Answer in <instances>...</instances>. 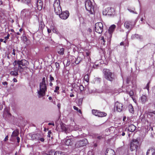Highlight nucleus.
<instances>
[{
  "mask_svg": "<svg viewBox=\"0 0 155 155\" xmlns=\"http://www.w3.org/2000/svg\"><path fill=\"white\" fill-rule=\"evenodd\" d=\"M88 76V75H86L85 76L84 79L88 83L89 81Z\"/></svg>",
  "mask_w": 155,
  "mask_h": 155,
  "instance_id": "obj_39",
  "label": "nucleus"
},
{
  "mask_svg": "<svg viewBox=\"0 0 155 155\" xmlns=\"http://www.w3.org/2000/svg\"><path fill=\"white\" fill-rule=\"evenodd\" d=\"M48 125H52L54 126V123H49L48 124Z\"/></svg>",
  "mask_w": 155,
  "mask_h": 155,
  "instance_id": "obj_54",
  "label": "nucleus"
},
{
  "mask_svg": "<svg viewBox=\"0 0 155 155\" xmlns=\"http://www.w3.org/2000/svg\"><path fill=\"white\" fill-rule=\"evenodd\" d=\"M21 14L23 16H27L30 15V12L28 9H25L22 10Z\"/></svg>",
  "mask_w": 155,
  "mask_h": 155,
  "instance_id": "obj_16",
  "label": "nucleus"
},
{
  "mask_svg": "<svg viewBox=\"0 0 155 155\" xmlns=\"http://www.w3.org/2000/svg\"><path fill=\"white\" fill-rule=\"evenodd\" d=\"M2 4H3V2L1 1H0V5H2Z\"/></svg>",
  "mask_w": 155,
  "mask_h": 155,
  "instance_id": "obj_59",
  "label": "nucleus"
},
{
  "mask_svg": "<svg viewBox=\"0 0 155 155\" xmlns=\"http://www.w3.org/2000/svg\"><path fill=\"white\" fill-rule=\"evenodd\" d=\"M39 140L41 142H44V139L43 138H41L40 136Z\"/></svg>",
  "mask_w": 155,
  "mask_h": 155,
  "instance_id": "obj_45",
  "label": "nucleus"
},
{
  "mask_svg": "<svg viewBox=\"0 0 155 155\" xmlns=\"http://www.w3.org/2000/svg\"><path fill=\"white\" fill-rule=\"evenodd\" d=\"M51 30H52L54 32H55L56 31V30L54 28V27L52 26V27H51V29L48 28L47 30H48V33H50L51 32Z\"/></svg>",
  "mask_w": 155,
  "mask_h": 155,
  "instance_id": "obj_32",
  "label": "nucleus"
},
{
  "mask_svg": "<svg viewBox=\"0 0 155 155\" xmlns=\"http://www.w3.org/2000/svg\"><path fill=\"white\" fill-rule=\"evenodd\" d=\"M40 135L39 134H33L31 136V138L32 140H39Z\"/></svg>",
  "mask_w": 155,
  "mask_h": 155,
  "instance_id": "obj_22",
  "label": "nucleus"
},
{
  "mask_svg": "<svg viewBox=\"0 0 155 155\" xmlns=\"http://www.w3.org/2000/svg\"><path fill=\"white\" fill-rule=\"evenodd\" d=\"M3 40H4L3 39L1 38L0 39V41L1 42H3Z\"/></svg>",
  "mask_w": 155,
  "mask_h": 155,
  "instance_id": "obj_62",
  "label": "nucleus"
},
{
  "mask_svg": "<svg viewBox=\"0 0 155 155\" xmlns=\"http://www.w3.org/2000/svg\"><path fill=\"white\" fill-rule=\"evenodd\" d=\"M126 92L127 94H128L131 97L133 101L135 103H136V100L135 98V97L134 96V92L133 91H126Z\"/></svg>",
  "mask_w": 155,
  "mask_h": 155,
  "instance_id": "obj_19",
  "label": "nucleus"
},
{
  "mask_svg": "<svg viewBox=\"0 0 155 155\" xmlns=\"http://www.w3.org/2000/svg\"><path fill=\"white\" fill-rule=\"evenodd\" d=\"M115 108L119 112H121L122 110L123 105L122 104L117 101L115 103Z\"/></svg>",
  "mask_w": 155,
  "mask_h": 155,
  "instance_id": "obj_13",
  "label": "nucleus"
},
{
  "mask_svg": "<svg viewBox=\"0 0 155 155\" xmlns=\"http://www.w3.org/2000/svg\"><path fill=\"white\" fill-rule=\"evenodd\" d=\"M72 138L67 139L65 142V144L67 146L71 145L72 144V141L71 140Z\"/></svg>",
  "mask_w": 155,
  "mask_h": 155,
  "instance_id": "obj_24",
  "label": "nucleus"
},
{
  "mask_svg": "<svg viewBox=\"0 0 155 155\" xmlns=\"http://www.w3.org/2000/svg\"><path fill=\"white\" fill-rule=\"evenodd\" d=\"M61 104L60 103H59L57 104V106L59 109H60V107H61Z\"/></svg>",
  "mask_w": 155,
  "mask_h": 155,
  "instance_id": "obj_53",
  "label": "nucleus"
},
{
  "mask_svg": "<svg viewBox=\"0 0 155 155\" xmlns=\"http://www.w3.org/2000/svg\"><path fill=\"white\" fill-rule=\"evenodd\" d=\"M55 155H65V153L61 151H57L55 152Z\"/></svg>",
  "mask_w": 155,
  "mask_h": 155,
  "instance_id": "obj_34",
  "label": "nucleus"
},
{
  "mask_svg": "<svg viewBox=\"0 0 155 155\" xmlns=\"http://www.w3.org/2000/svg\"><path fill=\"white\" fill-rule=\"evenodd\" d=\"M51 133V131H49L48 133V137H50V134Z\"/></svg>",
  "mask_w": 155,
  "mask_h": 155,
  "instance_id": "obj_48",
  "label": "nucleus"
},
{
  "mask_svg": "<svg viewBox=\"0 0 155 155\" xmlns=\"http://www.w3.org/2000/svg\"><path fill=\"white\" fill-rule=\"evenodd\" d=\"M47 86L45 83V78H43L40 83L39 90L38 91V97L39 98L44 96L47 91Z\"/></svg>",
  "mask_w": 155,
  "mask_h": 155,
  "instance_id": "obj_1",
  "label": "nucleus"
},
{
  "mask_svg": "<svg viewBox=\"0 0 155 155\" xmlns=\"http://www.w3.org/2000/svg\"><path fill=\"white\" fill-rule=\"evenodd\" d=\"M149 118H150L153 117V114H155V110L151 111L150 110H147L145 112Z\"/></svg>",
  "mask_w": 155,
  "mask_h": 155,
  "instance_id": "obj_18",
  "label": "nucleus"
},
{
  "mask_svg": "<svg viewBox=\"0 0 155 155\" xmlns=\"http://www.w3.org/2000/svg\"><path fill=\"white\" fill-rule=\"evenodd\" d=\"M98 114V117H105L107 115V114L104 112L99 111V113Z\"/></svg>",
  "mask_w": 155,
  "mask_h": 155,
  "instance_id": "obj_28",
  "label": "nucleus"
},
{
  "mask_svg": "<svg viewBox=\"0 0 155 155\" xmlns=\"http://www.w3.org/2000/svg\"><path fill=\"white\" fill-rule=\"evenodd\" d=\"M128 107L129 112L133 114L134 113V110L132 106L131 105H130Z\"/></svg>",
  "mask_w": 155,
  "mask_h": 155,
  "instance_id": "obj_31",
  "label": "nucleus"
},
{
  "mask_svg": "<svg viewBox=\"0 0 155 155\" xmlns=\"http://www.w3.org/2000/svg\"><path fill=\"white\" fill-rule=\"evenodd\" d=\"M74 129L76 130H79L80 129V127L78 125H76L74 126Z\"/></svg>",
  "mask_w": 155,
  "mask_h": 155,
  "instance_id": "obj_37",
  "label": "nucleus"
},
{
  "mask_svg": "<svg viewBox=\"0 0 155 155\" xmlns=\"http://www.w3.org/2000/svg\"><path fill=\"white\" fill-rule=\"evenodd\" d=\"M50 81H53L54 80V78L51 75H50Z\"/></svg>",
  "mask_w": 155,
  "mask_h": 155,
  "instance_id": "obj_43",
  "label": "nucleus"
},
{
  "mask_svg": "<svg viewBox=\"0 0 155 155\" xmlns=\"http://www.w3.org/2000/svg\"><path fill=\"white\" fill-rule=\"evenodd\" d=\"M55 152L53 150H51L49 153L50 155H55Z\"/></svg>",
  "mask_w": 155,
  "mask_h": 155,
  "instance_id": "obj_38",
  "label": "nucleus"
},
{
  "mask_svg": "<svg viewBox=\"0 0 155 155\" xmlns=\"http://www.w3.org/2000/svg\"><path fill=\"white\" fill-rule=\"evenodd\" d=\"M146 155H155V149H149L147 150Z\"/></svg>",
  "mask_w": 155,
  "mask_h": 155,
  "instance_id": "obj_20",
  "label": "nucleus"
},
{
  "mask_svg": "<svg viewBox=\"0 0 155 155\" xmlns=\"http://www.w3.org/2000/svg\"><path fill=\"white\" fill-rule=\"evenodd\" d=\"M19 131L18 130H14L12 133L11 135L12 137H15L18 135Z\"/></svg>",
  "mask_w": 155,
  "mask_h": 155,
  "instance_id": "obj_26",
  "label": "nucleus"
},
{
  "mask_svg": "<svg viewBox=\"0 0 155 155\" xmlns=\"http://www.w3.org/2000/svg\"><path fill=\"white\" fill-rule=\"evenodd\" d=\"M124 27L129 30H131L133 27L132 23L131 21H126L124 24Z\"/></svg>",
  "mask_w": 155,
  "mask_h": 155,
  "instance_id": "obj_14",
  "label": "nucleus"
},
{
  "mask_svg": "<svg viewBox=\"0 0 155 155\" xmlns=\"http://www.w3.org/2000/svg\"><path fill=\"white\" fill-rule=\"evenodd\" d=\"M88 143L87 140L84 138L81 140L77 141L75 144V146L76 147L79 148L86 146Z\"/></svg>",
  "mask_w": 155,
  "mask_h": 155,
  "instance_id": "obj_7",
  "label": "nucleus"
},
{
  "mask_svg": "<svg viewBox=\"0 0 155 155\" xmlns=\"http://www.w3.org/2000/svg\"><path fill=\"white\" fill-rule=\"evenodd\" d=\"M149 84L150 82H149L147 84L146 86L144 88V89H147L148 91H149Z\"/></svg>",
  "mask_w": 155,
  "mask_h": 155,
  "instance_id": "obj_36",
  "label": "nucleus"
},
{
  "mask_svg": "<svg viewBox=\"0 0 155 155\" xmlns=\"http://www.w3.org/2000/svg\"><path fill=\"white\" fill-rule=\"evenodd\" d=\"M128 10L130 12L134 14H137L136 12H135L134 11L131 10L130 9H128Z\"/></svg>",
  "mask_w": 155,
  "mask_h": 155,
  "instance_id": "obj_42",
  "label": "nucleus"
},
{
  "mask_svg": "<svg viewBox=\"0 0 155 155\" xmlns=\"http://www.w3.org/2000/svg\"><path fill=\"white\" fill-rule=\"evenodd\" d=\"M124 42H121L120 43V45H124Z\"/></svg>",
  "mask_w": 155,
  "mask_h": 155,
  "instance_id": "obj_63",
  "label": "nucleus"
},
{
  "mask_svg": "<svg viewBox=\"0 0 155 155\" xmlns=\"http://www.w3.org/2000/svg\"><path fill=\"white\" fill-rule=\"evenodd\" d=\"M99 111L97 110H92V113L94 115L98 116Z\"/></svg>",
  "mask_w": 155,
  "mask_h": 155,
  "instance_id": "obj_33",
  "label": "nucleus"
},
{
  "mask_svg": "<svg viewBox=\"0 0 155 155\" xmlns=\"http://www.w3.org/2000/svg\"><path fill=\"white\" fill-rule=\"evenodd\" d=\"M95 3L94 0H87L85 2L86 9L89 13L90 14H93L94 12V8Z\"/></svg>",
  "mask_w": 155,
  "mask_h": 155,
  "instance_id": "obj_3",
  "label": "nucleus"
},
{
  "mask_svg": "<svg viewBox=\"0 0 155 155\" xmlns=\"http://www.w3.org/2000/svg\"><path fill=\"white\" fill-rule=\"evenodd\" d=\"M8 136H7L5 137V138L4 139V141H6L7 140H8Z\"/></svg>",
  "mask_w": 155,
  "mask_h": 155,
  "instance_id": "obj_50",
  "label": "nucleus"
},
{
  "mask_svg": "<svg viewBox=\"0 0 155 155\" xmlns=\"http://www.w3.org/2000/svg\"><path fill=\"white\" fill-rule=\"evenodd\" d=\"M104 77L107 80L110 81H114L116 78L115 75L114 73L110 72L107 69H104L103 71Z\"/></svg>",
  "mask_w": 155,
  "mask_h": 155,
  "instance_id": "obj_5",
  "label": "nucleus"
},
{
  "mask_svg": "<svg viewBox=\"0 0 155 155\" xmlns=\"http://www.w3.org/2000/svg\"><path fill=\"white\" fill-rule=\"evenodd\" d=\"M17 142L19 143V142L20 141V138L19 137H17Z\"/></svg>",
  "mask_w": 155,
  "mask_h": 155,
  "instance_id": "obj_52",
  "label": "nucleus"
},
{
  "mask_svg": "<svg viewBox=\"0 0 155 155\" xmlns=\"http://www.w3.org/2000/svg\"><path fill=\"white\" fill-rule=\"evenodd\" d=\"M136 126L133 124H131L128 127V130L130 132H133L136 129Z\"/></svg>",
  "mask_w": 155,
  "mask_h": 155,
  "instance_id": "obj_23",
  "label": "nucleus"
},
{
  "mask_svg": "<svg viewBox=\"0 0 155 155\" xmlns=\"http://www.w3.org/2000/svg\"><path fill=\"white\" fill-rule=\"evenodd\" d=\"M70 96L71 97H72L74 96V95L72 94H71Z\"/></svg>",
  "mask_w": 155,
  "mask_h": 155,
  "instance_id": "obj_56",
  "label": "nucleus"
},
{
  "mask_svg": "<svg viewBox=\"0 0 155 155\" xmlns=\"http://www.w3.org/2000/svg\"><path fill=\"white\" fill-rule=\"evenodd\" d=\"M16 34L18 35H21V34H20V33H19V32H17L16 33Z\"/></svg>",
  "mask_w": 155,
  "mask_h": 155,
  "instance_id": "obj_64",
  "label": "nucleus"
},
{
  "mask_svg": "<svg viewBox=\"0 0 155 155\" xmlns=\"http://www.w3.org/2000/svg\"><path fill=\"white\" fill-rule=\"evenodd\" d=\"M73 108L75 110H76L78 112L80 113H81V112L80 110H79L78 108L75 106H74Z\"/></svg>",
  "mask_w": 155,
  "mask_h": 155,
  "instance_id": "obj_35",
  "label": "nucleus"
},
{
  "mask_svg": "<svg viewBox=\"0 0 155 155\" xmlns=\"http://www.w3.org/2000/svg\"><path fill=\"white\" fill-rule=\"evenodd\" d=\"M142 37L141 36L139 35L138 34H135L134 35H133L131 36V38L132 39H142Z\"/></svg>",
  "mask_w": 155,
  "mask_h": 155,
  "instance_id": "obj_25",
  "label": "nucleus"
},
{
  "mask_svg": "<svg viewBox=\"0 0 155 155\" xmlns=\"http://www.w3.org/2000/svg\"><path fill=\"white\" fill-rule=\"evenodd\" d=\"M90 53L88 51L86 52V55L87 56H89L90 55Z\"/></svg>",
  "mask_w": 155,
  "mask_h": 155,
  "instance_id": "obj_47",
  "label": "nucleus"
},
{
  "mask_svg": "<svg viewBox=\"0 0 155 155\" xmlns=\"http://www.w3.org/2000/svg\"><path fill=\"white\" fill-rule=\"evenodd\" d=\"M23 30V29L22 28H20V29H19V31L20 32H21Z\"/></svg>",
  "mask_w": 155,
  "mask_h": 155,
  "instance_id": "obj_60",
  "label": "nucleus"
},
{
  "mask_svg": "<svg viewBox=\"0 0 155 155\" xmlns=\"http://www.w3.org/2000/svg\"><path fill=\"white\" fill-rule=\"evenodd\" d=\"M139 101L142 104H145L147 101L146 96L144 95H143L140 97Z\"/></svg>",
  "mask_w": 155,
  "mask_h": 155,
  "instance_id": "obj_17",
  "label": "nucleus"
},
{
  "mask_svg": "<svg viewBox=\"0 0 155 155\" xmlns=\"http://www.w3.org/2000/svg\"><path fill=\"white\" fill-rule=\"evenodd\" d=\"M103 29V25L101 22H97L95 24V29L96 32L101 34L102 33Z\"/></svg>",
  "mask_w": 155,
  "mask_h": 155,
  "instance_id": "obj_10",
  "label": "nucleus"
},
{
  "mask_svg": "<svg viewBox=\"0 0 155 155\" xmlns=\"http://www.w3.org/2000/svg\"><path fill=\"white\" fill-rule=\"evenodd\" d=\"M22 2L29 5L31 4V0H21Z\"/></svg>",
  "mask_w": 155,
  "mask_h": 155,
  "instance_id": "obj_29",
  "label": "nucleus"
},
{
  "mask_svg": "<svg viewBox=\"0 0 155 155\" xmlns=\"http://www.w3.org/2000/svg\"><path fill=\"white\" fill-rule=\"evenodd\" d=\"M107 10L108 11L107 12V13L110 15L112 13V12H113L114 11V9L113 8L110 7L107 8Z\"/></svg>",
  "mask_w": 155,
  "mask_h": 155,
  "instance_id": "obj_30",
  "label": "nucleus"
},
{
  "mask_svg": "<svg viewBox=\"0 0 155 155\" xmlns=\"http://www.w3.org/2000/svg\"><path fill=\"white\" fill-rule=\"evenodd\" d=\"M15 49H13V52L12 53V54L14 55H15Z\"/></svg>",
  "mask_w": 155,
  "mask_h": 155,
  "instance_id": "obj_46",
  "label": "nucleus"
},
{
  "mask_svg": "<svg viewBox=\"0 0 155 155\" xmlns=\"http://www.w3.org/2000/svg\"><path fill=\"white\" fill-rule=\"evenodd\" d=\"M57 15H59L61 18L63 19H66L68 18L69 13L68 11H66L62 12L61 11L60 14Z\"/></svg>",
  "mask_w": 155,
  "mask_h": 155,
  "instance_id": "obj_11",
  "label": "nucleus"
},
{
  "mask_svg": "<svg viewBox=\"0 0 155 155\" xmlns=\"http://www.w3.org/2000/svg\"><path fill=\"white\" fill-rule=\"evenodd\" d=\"M78 58L77 59H76V58L73 56H70L69 57V59L68 60L66 64L67 66H69L70 63H71L72 64L74 65L75 63L76 64H78L80 61H78Z\"/></svg>",
  "mask_w": 155,
  "mask_h": 155,
  "instance_id": "obj_9",
  "label": "nucleus"
},
{
  "mask_svg": "<svg viewBox=\"0 0 155 155\" xmlns=\"http://www.w3.org/2000/svg\"><path fill=\"white\" fill-rule=\"evenodd\" d=\"M14 71H11L10 72V74L13 76H16L18 75V68L17 67H15L14 69Z\"/></svg>",
  "mask_w": 155,
  "mask_h": 155,
  "instance_id": "obj_21",
  "label": "nucleus"
},
{
  "mask_svg": "<svg viewBox=\"0 0 155 155\" xmlns=\"http://www.w3.org/2000/svg\"><path fill=\"white\" fill-rule=\"evenodd\" d=\"M121 135H122V136H124V135H125V133H124V132H123V133H122V134Z\"/></svg>",
  "mask_w": 155,
  "mask_h": 155,
  "instance_id": "obj_58",
  "label": "nucleus"
},
{
  "mask_svg": "<svg viewBox=\"0 0 155 155\" xmlns=\"http://www.w3.org/2000/svg\"><path fill=\"white\" fill-rule=\"evenodd\" d=\"M115 25H111L109 28L108 31L106 32L104 35V36L102 37L101 39L104 42H105V39H107V41H109L112 37V33L114 30L115 28Z\"/></svg>",
  "mask_w": 155,
  "mask_h": 155,
  "instance_id": "obj_4",
  "label": "nucleus"
},
{
  "mask_svg": "<svg viewBox=\"0 0 155 155\" xmlns=\"http://www.w3.org/2000/svg\"><path fill=\"white\" fill-rule=\"evenodd\" d=\"M79 89H80L81 91H82L84 90V86L82 85H80V87H79Z\"/></svg>",
  "mask_w": 155,
  "mask_h": 155,
  "instance_id": "obj_41",
  "label": "nucleus"
},
{
  "mask_svg": "<svg viewBox=\"0 0 155 155\" xmlns=\"http://www.w3.org/2000/svg\"><path fill=\"white\" fill-rule=\"evenodd\" d=\"M53 5L55 13L57 14H60L61 12V9L60 0H54Z\"/></svg>",
  "mask_w": 155,
  "mask_h": 155,
  "instance_id": "obj_6",
  "label": "nucleus"
},
{
  "mask_svg": "<svg viewBox=\"0 0 155 155\" xmlns=\"http://www.w3.org/2000/svg\"><path fill=\"white\" fill-rule=\"evenodd\" d=\"M2 84L3 85H7L8 84V83L6 81H5L4 82H3Z\"/></svg>",
  "mask_w": 155,
  "mask_h": 155,
  "instance_id": "obj_51",
  "label": "nucleus"
},
{
  "mask_svg": "<svg viewBox=\"0 0 155 155\" xmlns=\"http://www.w3.org/2000/svg\"><path fill=\"white\" fill-rule=\"evenodd\" d=\"M61 127L62 131L65 132L66 134L69 133L71 131L68 126L65 125L64 124L62 123L60 124Z\"/></svg>",
  "mask_w": 155,
  "mask_h": 155,
  "instance_id": "obj_12",
  "label": "nucleus"
},
{
  "mask_svg": "<svg viewBox=\"0 0 155 155\" xmlns=\"http://www.w3.org/2000/svg\"><path fill=\"white\" fill-rule=\"evenodd\" d=\"M64 49L63 48L58 49L57 50L58 53L60 55H63L64 54Z\"/></svg>",
  "mask_w": 155,
  "mask_h": 155,
  "instance_id": "obj_27",
  "label": "nucleus"
},
{
  "mask_svg": "<svg viewBox=\"0 0 155 155\" xmlns=\"http://www.w3.org/2000/svg\"><path fill=\"white\" fill-rule=\"evenodd\" d=\"M103 138V137L102 136H98L97 137V139H101L102 138Z\"/></svg>",
  "mask_w": 155,
  "mask_h": 155,
  "instance_id": "obj_49",
  "label": "nucleus"
},
{
  "mask_svg": "<svg viewBox=\"0 0 155 155\" xmlns=\"http://www.w3.org/2000/svg\"><path fill=\"white\" fill-rule=\"evenodd\" d=\"M13 81L14 82H16L17 81V79L15 78H14L13 79Z\"/></svg>",
  "mask_w": 155,
  "mask_h": 155,
  "instance_id": "obj_55",
  "label": "nucleus"
},
{
  "mask_svg": "<svg viewBox=\"0 0 155 155\" xmlns=\"http://www.w3.org/2000/svg\"><path fill=\"white\" fill-rule=\"evenodd\" d=\"M36 4L38 10H41L42 9L43 4L41 0H37Z\"/></svg>",
  "mask_w": 155,
  "mask_h": 155,
  "instance_id": "obj_15",
  "label": "nucleus"
},
{
  "mask_svg": "<svg viewBox=\"0 0 155 155\" xmlns=\"http://www.w3.org/2000/svg\"><path fill=\"white\" fill-rule=\"evenodd\" d=\"M140 145V143L137 139H133L130 143V149L131 151L136 150Z\"/></svg>",
  "mask_w": 155,
  "mask_h": 155,
  "instance_id": "obj_8",
  "label": "nucleus"
},
{
  "mask_svg": "<svg viewBox=\"0 0 155 155\" xmlns=\"http://www.w3.org/2000/svg\"><path fill=\"white\" fill-rule=\"evenodd\" d=\"M88 31L89 32H91V31H92V30L90 28H89L88 29Z\"/></svg>",
  "mask_w": 155,
  "mask_h": 155,
  "instance_id": "obj_57",
  "label": "nucleus"
},
{
  "mask_svg": "<svg viewBox=\"0 0 155 155\" xmlns=\"http://www.w3.org/2000/svg\"><path fill=\"white\" fill-rule=\"evenodd\" d=\"M10 36V35L9 34H8L7 36L5 37V38L6 40H7L9 38V37Z\"/></svg>",
  "mask_w": 155,
  "mask_h": 155,
  "instance_id": "obj_44",
  "label": "nucleus"
},
{
  "mask_svg": "<svg viewBox=\"0 0 155 155\" xmlns=\"http://www.w3.org/2000/svg\"><path fill=\"white\" fill-rule=\"evenodd\" d=\"M28 64V61L25 60H22L18 61H15L14 63H13L15 66H16L17 67L18 66V67L17 68L20 72H22L24 69L27 68V66Z\"/></svg>",
  "mask_w": 155,
  "mask_h": 155,
  "instance_id": "obj_2",
  "label": "nucleus"
},
{
  "mask_svg": "<svg viewBox=\"0 0 155 155\" xmlns=\"http://www.w3.org/2000/svg\"><path fill=\"white\" fill-rule=\"evenodd\" d=\"M52 85H53L52 83H51V82H50V86H52Z\"/></svg>",
  "mask_w": 155,
  "mask_h": 155,
  "instance_id": "obj_61",
  "label": "nucleus"
},
{
  "mask_svg": "<svg viewBox=\"0 0 155 155\" xmlns=\"http://www.w3.org/2000/svg\"><path fill=\"white\" fill-rule=\"evenodd\" d=\"M59 89V87L58 86H56L55 87V90H54V92L55 93H59V92L58 91Z\"/></svg>",
  "mask_w": 155,
  "mask_h": 155,
  "instance_id": "obj_40",
  "label": "nucleus"
}]
</instances>
